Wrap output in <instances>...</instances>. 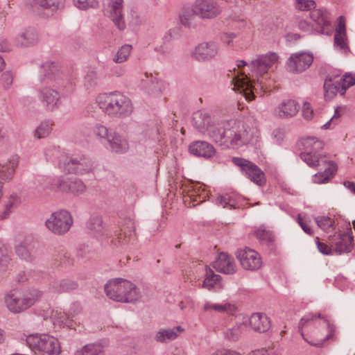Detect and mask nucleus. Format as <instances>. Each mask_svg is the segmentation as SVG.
I'll list each match as a JSON object with an SVG mask.
<instances>
[{
	"mask_svg": "<svg viewBox=\"0 0 355 355\" xmlns=\"http://www.w3.org/2000/svg\"><path fill=\"white\" fill-rule=\"evenodd\" d=\"M12 81L13 74L10 71H6L2 73L1 82L4 89H9L12 84Z\"/></svg>",
	"mask_w": 355,
	"mask_h": 355,
	"instance_id": "nucleus-59",
	"label": "nucleus"
},
{
	"mask_svg": "<svg viewBox=\"0 0 355 355\" xmlns=\"http://www.w3.org/2000/svg\"><path fill=\"white\" fill-rule=\"evenodd\" d=\"M10 258L8 254L7 249L1 244H0V272L3 271L8 263Z\"/></svg>",
	"mask_w": 355,
	"mask_h": 355,
	"instance_id": "nucleus-58",
	"label": "nucleus"
},
{
	"mask_svg": "<svg viewBox=\"0 0 355 355\" xmlns=\"http://www.w3.org/2000/svg\"><path fill=\"white\" fill-rule=\"evenodd\" d=\"M60 168L65 173L85 175L93 172L95 164L89 157L83 155H76L67 157L59 163Z\"/></svg>",
	"mask_w": 355,
	"mask_h": 355,
	"instance_id": "nucleus-6",
	"label": "nucleus"
},
{
	"mask_svg": "<svg viewBox=\"0 0 355 355\" xmlns=\"http://www.w3.org/2000/svg\"><path fill=\"white\" fill-rule=\"evenodd\" d=\"M213 267L218 272L224 274H234L236 271V266L234 258L225 252L220 253L213 263Z\"/></svg>",
	"mask_w": 355,
	"mask_h": 355,
	"instance_id": "nucleus-21",
	"label": "nucleus"
},
{
	"mask_svg": "<svg viewBox=\"0 0 355 355\" xmlns=\"http://www.w3.org/2000/svg\"><path fill=\"white\" fill-rule=\"evenodd\" d=\"M216 203L221 205L223 208L230 207L232 209L235 208L236 207V202L234 199H233L229 194L218 196L216 199Z\"/></svg>",
	"mask_w": 355,
	"mask_h": 355,
	"instance_id": "nucleus-54",
	"label": "nucleus"
},
{
	"mask_svg": "<svg viewBox=\"0 0 355 355\" xmlns=\"http://www.w3.org/2000/svg\"><path fill=\"white\" fill-rule=\"evenodd\" d=\"M246 65H248V64H247V62L245 60H237L236 61V67H237L238 69L236 70L234 69L233 71H230L229 73H227V76L230 78H231L230 83L234 86L232 87V89H234L235 91H238L240 93H243L246 100H248V101H252L253 98L251 96L252 94L250 92V89H246V90L245 89H242V88H240L239 87L236 86L235 85V81L234 80V78L237 76L238 73H239V75L240 76H241V74H244L243 73H241L239 71V69L242 68L243 67L246 66Z\"/></svg>",
	"mask_w": 355,
	"mask_h": 355,
	"instance_id": "nucleus-34",
	"label": "nucleus"
},
{
	"mask_svg": "<svg viewBox=\"0 0 355 355\" xmlns=\"http://www.w3.org/2000/svg\"><path fill=\"white\" fill-rule=\"evenodd\" d=\"M218 53V45L212 41L202 42L196 46L193 57L198 61L209 60Z\"/></svg>",
	"mask_w": 355,
	"mask_h": 355,
	"instance_id": "nucleus-17",
	"label": "nucleus"
},
{
	"mask_svg": "<svg viewBox=\"0 0 355 355\" xmlns=\"http://www.w3.org/2000/svg\"><path fill=\"white\" fill-rule=\"evenodd\" d=\"M313 56L306 53H298L291 55L286 62V69L292 73L305 71L313 62Z\"/></svg>",
	"mask_w": 355,
	"mask_h": 355,
	"instance_id": "nucleus-14",
	"label": "nucleus"
},
{
	"mask_svg": "<svg viewBox=\"0 0 355 355\" xmlns=\"http://www.w3.org/2000/svg\"><path fill=\"white\" fill-rule=\"evenodd\" d=\"M58 74V66L54 62H46L41 68V80L52 81Z\"/></svg>",
	"mask_w": 355,
	"mask_h": 355,
	"instance_id": "nucleus-37",
	"label": "nucleus"
},
{
	"mask_svg": "<svg viewBox=\"0 0 355 355\" xmlns=\"http://www.w3.org/2000/svg\"><path fill=\"white\" fill-rule=\"evenodd\" d=\"M55 185L62 191L79 196L86 191L85 183L77 178H59L56 180Z\"/></svg>",
	"mask_w": 355,
	"mask_h": 355,
	"instance_id": "nucleus-16",
	"label": "nucleus"
},
{
	"mask_svg": "<svg viewBox=\"0 0 355 355\" xmlns=\"http://www.w3.org/2000/svg\"><path fill=\"white\" fill-rule=\"evenodd\" d=\"M310 18L313 22L315 31L322 35H329L331 31L329 13L324 9H315L310 12Z\"/></svg>",
	"mask_w": 355,
	"mask_h": 355,
	"instance_id": "nucleus-15",
	"label": "nucleus"
},
{
	"mask_svg": "<svg viewBox=\"0 0 355 355\" xmlns=\"http://www.w3.org/2000/svg\"><path fill=\"white\" fill-rule=\"evenodd\" d=\"M245 327V322H241L236 324L232 328L227 329L224 332L225 338L231 341L237 340Z\"/></svg>",
	"mask_w": 355,
	"mask_h": 355,
	"instance_id": "nucleus-43",
	"label": "nucleus"
},
{
	"mask_svg": "<svg viewBox=\"0 0 355 355\" xmlns=\"http://www.w3.org/2000/svg\"><path fill=\"white\" fill-rule=\"evenodd\" d=\"M105 148L115 153L123 154L129 149L128 140L116 131H112L103 144Z\"/></svg>",
	"mask_w": 355,
	"mask_h": 355,
	"instance_id": "nucleus-19",
	"label": "nucleus"
},
{
	"mask_svg": "<svg viewBox=\"0 0 355 355\" xmlns=\"http://www.w3.org/2000/svg\"><path fill=\"white\" fill-rule=\"evenodd\" d=\"M26 1L33 8L52 12L62 9L65 3V0H26Z\"/></svg>",
	"mask_w": 355,
	"mask_h": 355,
	"instance_id": "nucleus-27",
	"label": "nucleus"
},
{
	"mask_svg": "<svg viewBox=\"0 0 355 355\" xmlns=\"http://www.w3.org/2000/svg\"><path fill=\"white\" fill-rule=\"evenodd\" d=\"M41 293L37 290L24 292L12 291L5 296V304L7 309L12 313H21L35 304Z\"/></svg>",
	"mask_w": 355,
	"mask_h": 355,
	"instance_id": "nucleus-5",
	"label": "nucleus"
},
{
	"mask_svg": "<svg viewBox=\"0 0 355 355\" xmlns=\"http://www.w3.org/2000/svg\"><path fill=\"white\" fill-rule=\"evenodd\" d=\"M52 123L49 121H44L40 123L35 130V135L38 138H44L48 136L51 131Z\"/></svg>",
	"mask_w": 355,
	"mask_h": 355,
	"instance_id": "nucleus-53",
	"label": "nucleus"
},
{
	"mask_svg": "<svg viewBox=\"0 0 355 355\" xmlns=\"http://www.w3.org/2000/svg\"><path fill=\"white\" fill-rule=\"evenodd\" d=\"M318 226L325 232H331L334 229L335 221L329 216H318L315 218Z\"/></svg>",
	"mask_w": 355,
	"mask_h": 355,
	"instance_id": "nucleus-48",
	"label": "nucleus"
},
{
	"mask_svg": "<svg viewBox=\"0 0 355 355\" xmlns=\"http://www.w3.org/2000/svg\"><path fill=\"white\" fill-rule=\"evenodd\" d=\"M300 108V105L294 100H286L281 103L275 109V114L280 118H288L295 116Z\"/></svg>",
	"mask_w": 355,
	"mask_h": 355,
	"instance_id": "nucleus-29",
	"label": "nucleus"
},
{
	"mask_svg": "<svg viewBox=\"0 0 355 355\" xmlns=\"http://www.w3.org/2000/svg\"><path fill=\"white\" fill-rule=\"evenodd\" d=\"M72 224V216L66 210L53 213L45 222L46 228L55 235L66 234L70 230Z\"/></svg>",
	"mask_w": 355,
	"mask_h": 355,
	"instance_id": "nucleus-8",
	"label": "nucleus"
},
{
	"mask_svg": "<svg viewBox=\"0 0 355 355\" xmlns=\"http://www.w3.org/2000/svg\"><path fill=\"white\" fill-rule=\"evenodd\" d=\"M189 152L198 157L209 159L216 154L214 147L207 141H196L189 145Z\"/></svg>",
	"mask_w": 355,
	"mask_h": 355,
	"instance_id": "nucleus-24",
	"label": "nucleus"
},
{
	"mask_svg": "<svg viewBox=\"0 0 355 355\" xmlns=\"http://www.w3.org/2000/svg\"><path fill=\"white\" fill-rule=\"evenodd\" d=\"M193 125L201 133L207 135L211 139V129L218 127L219 123H211V119L209 113L204 111H197L193 115Z\"/></svg>",
	"mask_w": 355,
	"mask_h": 355,
	"instance_id": "nucleus-18",
	"label": "nucleus"
},
{
	"mask_svg": "<svg viewBox=\"0 0 355 355\" xmlns=\"http://www.w3.org/2000/svg\"><path fill=\"white\" fill-rule=\"evenodd\" d=\"M327 327H328L329 334L327 335V336L323 340H322L318 343L309 342V343L313 346L320 347L322 345L324 341L332 338L334 336L335 330H336V327L333 324H331L328 322H327Z\"/></svg>",
	"mask_w": 355,
	"mask_h": 355,
	"instance_id": "nucleus-60",
	"label": "nucleus"
},
{
	"mask_svg": "<svg viewBox=\"0 0 355 355\" xmlns=\"http://www.w3.org/2000/svg\"><path fill=\"white\" fill-rule=\"evenodd\" d=\"M221 277L219 275L215 274L210 268H206V274L202 283V287L210 291L218 286H220Z\"/></svg>",
	"mask_w": 355,
	"mask_h": 355,
	"instance_id": "nucleus-36",
	"label": "nucleus"
},
{
	"mask_svg": "<svg viewBox=\"0 0 355 355\" xmlns=\"http://www.w3.org/2000/svg\"><path fill=\"white\" fill-rule=\"evenodd\" d=\"M19 204V198L16 194H11L5 203V209L3 214L0 216L1 219L6 218L12 211L14 207Z\"/></svg>",
	"mask_w": 355,
	"mask_h": 355,
	"instance_id": "nucleus-49",
	"label": "nucleus"
},
{
	"mask_svg": "<svg viewBox=\"0 0 355 355\" xmlns=\"http://www.w3.org/2000/svg\"><path fill=\"white\" fill-rule=\"evenodd\" d=\"M310 160L302 159L309 166L314 168H318L320 166H326L328 162L324 154L311 153L309 156Z\"/></svg>",
	"mask_w": 355,
	"mask_h": 355,
	"instance_id": "nucleus-41",
	"label": "nucleus"
},
{
	"mask_svg": "<svg viewBox=\"0 0 355 355\" xmlns=\"http://www.w3.org/2000/svg\"><path fill=\"white\" fill-rule=\"evenodd\" d=\"M123 9V0H107V15L119 31L126 28Z\"/></svg>",
	"mask_w": 355,
	"mask_h": 355,
	"instance_id": "nucleus-13",
	"label": "nucleus"
},
{
	"mask_svg": "<svg viewBox=\"0 0 355 355\" xmlns=\"http://www.w3.org/2000/svg\"><path fill=\"white\" fill-rule=\"evenodd\" d=\"M324 168L322 172H318L313 176V182L316 184H322L328 182L336 171V166L333 162L328 161L326 166H320Z\"/></svg>",
	"mask_w": 355,
	"mask_h": 355,
	"instance_id": "nucleus-32",
	"label": "nucleus"
},
{
	"mask_svg": "<svg viewBox=\"0 0 355 355\" xmlns=\"http://www.w3.org/2000/svg\"><path fill=\"white\" fill-rule=\"evenodd\" d=\"M37 98L42 106L48 111L58 110L62 103L60 92L48 86L42 87L37 90Z\"/></svg>",
	"mask_w": 355,
	"mask_h": 355,
	"instance_id": "nucleus-9",
	"label": "nucleus"
},
{
	"mask_svg": "<svg viewBox=\"0 0 355 355\" xmlns=\"http://www.w3.org/2000/svg\"><path fill=\"white\" fill-rule=\"evenodd\" d=\"M232 162L254 183L259 186L265 184L264 173L255 164L241 157H233Z\"/></svg>",
	"mask_w": 355,
	"mask_h": 355,
	"instance_id": "nucleus-10",
	"label": "nucleus"
},
{
	"mask_svg": "<svg viewBox=\"0 0 355 355\" xmlns=\"http://www.w3.org/2000/svg\"><path fill=\"white\" fill-rule=\"evenodd\" d=\"M255 236L261 242L268 243L273 239L272 233L265 229L259 228L254 232Z\"/></svg>",
	"mask_w": 355,
	"mask_h": 355,
	"instance_id": "nucleus-56",
	"label": "nucleus"
},
{
	"mask_svg": "<svg viewBox=\"0 0 355 355\" xmlns=\"http://www.w3.org/2000/svg\"><path fill=\"white\" fill-rule=\"evenodd\" d=\"M183 331L184 329L180 326H177L172 329L162 328L157 331L154 339L157 343H166L175 340L179 334Z\"/></svg>",
	"mask_w": 355,
	"mask_h": 355,
	"instance_id": "nucleus-30",
	"label": "nucleus"
},
{
	"mask_svg": "<svg viewBox=\"0 0 355 355\" xmlns=\"http://www.w3.org/2000/svg\"><path fill=\"white\" fill-rule=\"evenodd\" d=\"M215 311L216 312L219 313H224V312H232L233 311V307L232 305L229 303H225V304H214L210 302H205L204 305V311Z\"/></svg>",
	"mask_w": 355,
	"mask_h": 355,
	"instance_id": "nucleus-46",
	"label": "nucleus"
},
{
	"mask_svg": "<svg viewBox=\"0 0 355 355\" xmlns=\"http://www.w3.org/2000/svg\"><path fill=\"white\" fill-rule=\"evenodd\" d=\"M198 17L202 19H212L218 17L222 10L214 0H196L193 4Z\"/></svg>",
	"mask_w": 355,
	"mask_h": 355,
	"instance_id": "nucleus-12",
	"label": "nucleus"
},
{
	"mask_svg": "<svg viewBox=\"0 0 355 355\" xmlns=\"http://www.w3.org/2000/svg\"><path fill=\"white\" fill-rule=\"evenodd\" d=\"M74 355H104L103 347L98 343H91L77 350Z\"/></svg>",
	"mask_w": 355,
	"mask_h": 355,
	"instance_id": "nucleus-39",
	"label": "nucleus"
},
{
	"mask_svg": "<svg viewBox=\"0 0 355 355\" xmlns=\"http://www.w3.org/2000/svg\"><path fill=\"white\" fill-rule=\"evenodd\" d=\"M211 139L223 148H237L247 144L250 139L248 127L239 120L231 119L211 129Z\"/></svg>",
	"mask_w": 355,
	"mask_h": 355,
	"instance_id": "nucleus-2",
	"label": "nucleus"
},
{
	"mask_svg": "<svg viewBox=\"0 0 355 355\" xmlns=\"http://www.w3.org/2000/svg\"><path fill=\"white\" fill-rule=\"evenodd\" d=\"M340 82L338 77L327 76L324 83V96L327 101L333 99L338 94L343 96L345 93L341 91Z\"/></svg>",
	"mask_w": 355,
	"mask_h": 355,
	"instance_id": "nucleus-25",
	"label": "nucleus"
},
{
	"mask_svg": "<svg viewBox=\"0 0 355 355\" xmlns=\"http://www.w3.org/2000/svg\"><path fill=\"white\" fill-rule=\"evenodd\" d=\"M285 137V132L282 128H277L272 133V138L277 144L281 143Z\"/></svg>",
	"mask_w": 355,
	"mask_h": 355,
	"instance_id": "nucleus-63",
	"label": "nucleus"
},
{
	"mask_svg": "<svg viewBox=\"0 0 355 355\" xmlns=\"http://www.w3.org/2000/svg\"><path fill=\"white\" fill-rule=\"evenodd\" d=\"M95 103L105 115L112 119H125L134 110L131 99L120 91L101 93L96 96Z\"/></svg>",
	"mask_w": 355,
	"mask_h": 355,
	"instance_id": "nucleus-3",
	"label": "nucleus"
},
{
	"mask_svg": "<svg viewBox=\"0 0 355 355\" xmlns=\"http://www.w3.org/2000/svg\"><path fill=\"white\" fill-rule=\"evenodd\" d=\"M323 318L320 313H308L301 318L298 324L299 332L302 338L307 342H309L304 337V329L309 324H312L315 319Z\"/></svg>",
	"mask_w": 355,
	"mask_h": 355,
	"instance_id": "nucleus-42",
	"label": "nucleus"
},
{
	"mask_svg": "<svg viewBox=\"0 0 355 355\" xmlns=\"http://www.w3.org/2000/svg\"><path fill=\"white\" fill-rule=\"evenodd\" d=\"M353 238L348 234L340 235L336 238L334 244L331 246L338 254L349 252L352 248Z\"/></svg>",
	"mask_w": 355,
	"mask_h": 355,
	"instance_id": "nucleus-33",
	"label": "nucleus"
},
{
	"mask_svg": "<svg viewBox=\"0 0 355 355\" xmlns=\"http://www.w3.org/2000/svg\"><path fill=\"white\" fill-rule=\"evenodd\" d=\"M86 229L87 233L93 237L100 238L103 236L105 227L102 216L98 214L91 215L86 223Z\"/></svg>",
	"mask_w": 355,
	"mask_h": 355,
	"instance_id": "nucleus-23",
	"label": "nucleus"
},
{
	"mask_svg": "<svg viewBox=\"0 0 355 355\" xmlns=\"http://www.w3.org/2000/svg\"><path fill=\"white\" fill-rule=\"evenodd\" d=\"M298 28L306 33H311L313 31H315L314 25L304 19H302L298 22Z\"/></svg>",
	"mask_w": 355,
	"mask_h": 355,
	"instance_id": "nucleus-62",
	"label": "nucleus"
},
{
	"mask_svg": "<svg viewBox=\"0 0 355 355\" xmlns=\"http://www.w3.org/2000/svg\"><path fill=\"white\" fill-rule=\"evenodd\" d=\"M17 159L10 161L6 165H0V179L4 181L10 180L15 173V169L17 166Z\"/></svg>",
	"mask_w": 355,
	"mask_h": 355,
	"instance_id": "nucleus-40",
	"label": "nucleus"
},
{
	"mask_svg": "<svg viewBox=\"0 0 355 355\" xmlns=\"http://www.w3.org/2000/svg\"><path fill=\"white\" fill-rule=\"evenodd\" d=\"M334 46L338 50L344 53L349 51L346 35L345 20L343 16H340L338 18V26L334 35Z\"/></svg>",
	"mask_w": 355,
	"mask_h": 355,
	"instance_id": "nucleus-22",
	"label": "nucleus"
},
{
	"mask_svg": "<svg viewBox=\"0 0 355 355\" xmlns=\"http://www.w3.org/2000/svg\"><path fill=\"white\" fill-rule=\"evenodd\" d=\"M112 131L113 130H110L106 126L100 123H96L93 128L94 135L103 145L105 143Z\"/></svg>",
	"mask_w": 355,
	"mask_h": 355,
	"instance_id": "nucleus-44",
	"label": "nucleus"
},
{
	"mask_svg": "<svg viewBox=\"0 0 355 355\" xmlns=\"http://www.w3.org/2000/svg\"><path fill=\"white\" fill-rule=\"evenodd\" d=\"M278 60V55L274 52L257 55L249 64L251 78L245 74H241V76L238 74L236 77L234 78L235 85L242 89H250V92L252 94L251 96L254 99V92H261L264 88L262 80L259 78L267 73L276 64Z\"/></svg>",
	"mask_w": 355,
	"mask_h": 355,
	"instance_id": "nucleus-1",
	"label": "nucleus"
},
{
	"mask_svg": "<svg viewBox=\"0 0 355 355\" xmlns=\"http://www.w3.org/2000/svg\"><path fill=\"white\" fill-rule=\"evenodd\" d=\"M303 151L300 154L301 159L310 160V154H324V143L315 137H307L302 140Z\"/></svg>",
	"mask_w": 355,
	"mask_h": 355,
	"instance_id": "nucleus-20",
	"label": "nucleus"
},
{
	"mask_svg": "<svg viewBox=\"0 0 355 355\" xmlns=\"http://www.w3.org/2000/svg\"><path fill=\"white\" fill-rule=\"evenodd\" d=\"M97 72L93 69L89 70L85 76L84 85L87 89H92L98 84Z\"/></svg>",
	"mask_w": 355,
	"mask_h": 355,
	"instance_id": "nucleus-51",
	"label": "nucleus"
},
{
	"mask_svg": "<svg viewBox=\"0 0 355 355\" xmlns=\"http://www.w3.org/2000/svg\"><path fill=\"white\" fill-rule=\"evenodd\" d=\"M236 36L233 33H223L220 35V40L225 44L230 46Z\"/></svg>",
	"mask_w": 355,
	"mask_h": 355,
	"instance_id": "nucleus-64",
	"label": "nucleus"
},
{
	"mask_svg": "<svg viewBox=\"0 0 355 355\" xmlns=\"http://www.w3.org/2000/svg\"><path fill=\"white\" fill-rule=\"evenodd\" d=\"M132 49L130 44L123 45L114 56L113 62L119 64L125 62L131 53Z\"/></svg>",
	"mask_w": 355,
	"mask_h": 355,
	"instance_id": "nucleus-45",
	"label": "nucleus"
},
{
	"mask_svg": "<svg viewBox=\"0 0 355 355\" xmlns=\"http://www.w3.org/2000/svg\"><path fill=\"white\" fill-rule=\"evenodd\" d=\"M313 0H295V7L300 10H310L315 7Z\"/></svg>",
	"mask_w": 355,
	"mask_h": 355,
	"instance_id": "nucleus-57",
	"label": "nucleus"
},
{
	"mask_svg": "<svg viewBox=\"0 0 355 355\" xmlns=\"http://www.w3.org/2000/svg\"><path fill=\"white\" fill-rule=\"evenodd\" d=\"M107 296L112 300L122 303H135L141 294L135 284L123 278L110 279L104 286Z\"/></svg>",
	"mask_w": 355,
	"mask_h": 355,
	"instance_id": "nucleus-4",
	"label": "nucleus"
},
{
	"mask_svg": "<svg viewBox=\"0 0 355 355\" xmlns=\"http://www.w3.org/2000/svg\"><path fill=\"white\" fill-rule=\"evenodd\" d=\"M135 234V224L134 222L128 219L121 227V232L119 236V240L120 242H123V237L124 238H132Z\"/></svg>",
	"mask_w": 355,
	"mask_h": 355,
	"instance_id": "nucleus-47",
	"label": "nucleus"
},
{
	"mask_svg": "<svg viewBox=\"0 0 355 355\" xmlns=\"http://www.w3.org/2000/svg\"><path fill=\"white\" fill-rule=\"evenodd\" d=\"M164 83L162 81L157 79L152 80V85L150 89L153 94H160L164 89Z\"/></svg>",
	"mask_w": 355,
	"mask_h": 355,
	"instance_id": "nucleus-61",
	"label": "nucleus"
},
{
	"mask_svg": "<svg viewBox=\"0 0 355 355\" xmlns=\"http://www.w3.org/2000/svg\"><path fill=\"white\" fill-rule=\"evenodd\" d=\"M78 284L71 280H61L53 282L51 286L52 292L55 293H62L76 289Z\"/></svg>",
	"mask_w": 355,
	"mask_h": 355,
	"instance_id": "nucleus-38",
	"label": "nucleus"
},
{
	"mask_svg": "<svg viewBox=\"0 0 355 355\" xmlns=\"http://www.w3.org/2000/svg\"><path fill=\"white\" fill-rule=\"evenodd\" d=\"M15 252L17 256L25 261H31L32 257L31 254L29 246L25 243H21L16 246Z\"/></svg>",
	"mask_w": 355,
	"mask_h": 355,
	"instance_id": "nucleus-52",
	"label": "nucleus"
},
{
	"mask_svg": "<svg viewBox=\"0 0 355 355\" xmlns=\"http://www.w3.org/2000/svg\"><path fill=\"white\" fill-rule=\"evenodd\" d=\"M248 320L252 329L258 332H266L270 327L269 318L261 313L252 314Z\"/></svg>",
	"mask_w": 355,
	"mask_h": 355,
	"instance_id": "nucleus-31",
	"label": "nucleus"
},
{
	"mask_svg": "<svg viewBox=\"0 0 355 355\" xmlns=\"http://www.w3.org/2000/svg\"><path fill=\"white\" fill-rule=\"evenodd\" d=\"M76 7L80 10H87L89 8H96L99 3L96 0H73Z\"/></svg>",
	"mask_w": 355,
	"mask_h": 355,
	"instance_id": "nucleus-55",
	"label": "nucleus"
},
{
	"mask_svg": "<svg viewBox=\"0 0 355 355\" xmlns=\"http://www.w3.org/2000/svg\"><path fill=\"white\" fill-rule=\"evenodd\" d=\"M27 345L33 351L49 355H58L60 352L58 340L48 334H31L26 337Z\"/></svg>",
	"mask_w": 355,
	"mask_h": 355,
	"instance_id": "nucleus-7",
	"label": "nucleus"
},
{
	"mask_svg": "<svg viewBox=\"0 0 355 355\" xmlns=\"http://www.w3.org/2000/svg\"><path fill=\"white\" fill-rule=\"evenodd\" d=\"M236 256L244 270L254 271L259 270L262 266L259 254L249 248L238 250Z\"/></svg>",
	"mask_w": 355,
	"mask_h": 355,
	"instance_id": "nucleus-11",
	"label": "nucleus"
},
{
	"mask_svg": "<svg viewBox=\"0 0 355 355\" xmlns=\"http://www.w3.org/2000/svg\"><path fill=\"white\" fill-rule=\"evenodd\" d=\"M74 315L71 313H67L61 309L53 310L51 315V320L54 328L60 329L64 327L72 326V318Z\"/></svg>",
	"mask_w": 355,
	"mask_h": 355,
	"instance_id": "nucleus-28",
	"label": "nucleus"
},
{
	"mask_svg": "<svg viewBox=\"0 0 355 355\" xmlns=\"http://www.w3.org/2000/svg\"><path fill=\"white\" fill-rule=\"evenodd\" d=\"M196 16L195 7L193 6L191 8L183 9L179 15V18L182 25L187 28H192L196 25Z\"/></svg>",
	"mask_w": 355,
	"mask_h": 355,
	"instance_id": "nucleus-35",
	"label": "nucleus"
},
{
	"mask_svg": "<svg viewBox=\"0 0 355 355\" xmlns=\"http://www.w3.org/2000/svg\"><path fill=\"white\" fill-rule=\"evenodd\" d=\"M39 41V35L37 31L28 28L19 33L15 39L17 46L21 47H28L36 44Z\"/></svg>",
	"mask_w": 355,
	"mask_h": 355,
	"instance_id": "nucleus-26",
	"label": "nucleus"
},
{
	"mask_svg": "<svg viewBox=\"0 0 355 355\" xmlns=\"http://www.w3.org/2000/svg\"><path fill=\"white\" fill-rule=\"evenodd\" d=\"M338 80L341 83V91L345 93L349 87L355 85V73H346Z\"/></svg>",
	"mask_w": 355,
	"mask_h": 355,
	"instance_id": "nucleus-50",
	"label": "nucleus"
}]
</instances>
